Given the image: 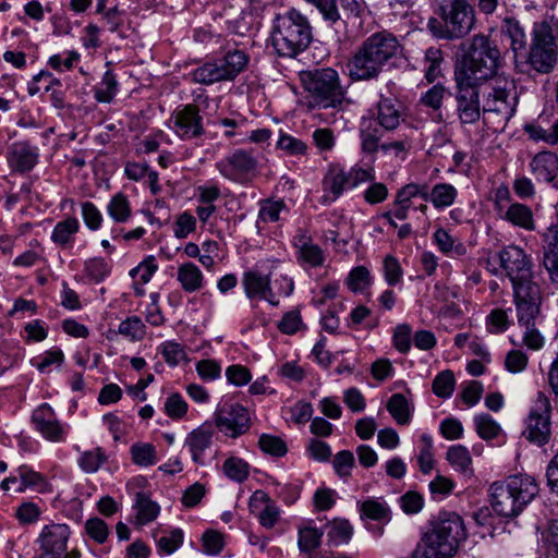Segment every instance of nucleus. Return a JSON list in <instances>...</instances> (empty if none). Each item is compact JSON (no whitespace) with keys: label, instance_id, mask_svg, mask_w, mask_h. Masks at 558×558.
<instances>
[{"label":"nucleus","instance_id":"1","mask_svg":"<svg viewBox=\"0 0 558 558\" xmlns=\"http://www.w3.org/2000/svg\"><path fill=\"white\" fill-rule=\"evenodd\" d=\"M500 51L488 36L474 35L468 48L457 60L453 71L456 83V112L461 124H474L481 118L478 86L497 74Z\"/></svg>","mask_w":558,"mask_h":558},{"label":"nucleus","instance_id":"2","mask_svg":"<svg viewBox=\"0 0 558 558\" xmlns=\"http://www.w3.org/2000/svg\"><path fill=\"white\" fill-rule=\"evenodd\" d=\"M466 537L462 517L453 511H440L423 533L411 558H452Z\"/></svg>","mask_w":558,"mask_h":558},{"label":"nucleus","instance_id":"3","mask_svg":"<svg viewBox=\"0 0 558 558\" xmlns=\"http://www.w3.org/2000/svg\"><path fill=\"white\" fill-rule=\"evenodd\" d=\"M402 47L397 37L387 31L368 36L348 62L349 75L354 81L376 78L384 66L398 57Z\"/></svg>","mask_w":558,"mask_h":558},{"label":"nucleus","instance_id":"4","mask_svg":"<svg viewBox=\"0 0 558 558\" xmlns=\"http://www.w3.org/2000/svg\"><path fill=\"white\" fill-rule=\"evenodd\" d=\"M558 24L553 20L535 23L527 53L514 57L517 72L533 76V73L550 74L558 62Z\"/></svg>","mask_w":558,"mask_h":558},{"label":"nucleus","instance_id":"5","mask_svg":"<svg viewBox=\"0 0 558 558\" xmlns=\"http://www.w3.org/2000/svg\"><path fill=\"white\" fill-rule=\"evenodd\" d=\"M535 478L527 474H513L489 486V502L493 511L502 518L513 519L538 495Z\"/></svg>","mask_w":558,"mask_h":558},{"label":"nucleus","instance_id":"6","mask_svg":"<svg viewBox=\"0 0 558 558\" xmlns=\"http://www.w3.org/2000/svg\"><path fill=\"white\" fill-rule=\"evenodd\" d=\"M270 40L278 56L295 58L313 40V27L308 17L295 8L278 13L272 20Z\"/></svg>","mask_w":558,"mask_h":558},{"label":"nucleus","instance_id":"7","mask_svg":"<svg viewBox=\"0 0 558 558\" xmlns=\"http://www.w3.org/2000/svg\"><path fill=\"white\" fill-rule=\"evenodd\" d=\"M434 13L427 28L437 39H462L475 24V11L468 0H439Z\"/></svg>","mask_w":558,"mask_h":558},{"label":"nucleus","instance_id":"8","mask_svg":"<svg viewBox=\"0 0 558 558\" xmlns=\"http://www.w3.org/2000/svg\"><path fill=\"white\" fill-rule=\"evenodd\" d=\"M299 76L303 88L307 93L306 104L310 109H328L341 106L344 92L336 70L322 68L301 71Z\"/></svg>","mask_w":558,"mask_h":558},{"label":"nucleus","instance_id":"9","mask_svg":"<svg viewBox=\"0 0 558 558\" xmlns=\"http://www.w3.org/2000/svg\"><path fill=\"white\" fill-rule=\"evenodd\" d=\"M248 57L241 50H228L222 57L207 61L191 72L192 81L203 85H211L234 80L244 71Z\"/></svg>","mask_w":558,"mask_h":558},{"label":"nucleus","instance_id":"10","mask_svg":"<svg viewBox=\"0 0 558 558\" xmlns=\"http://www.w3.org/2000/svg\"><path fill=\"white\" fill-rule=\"evenodd\" d=\"M315 7L323 21L335 31L337 41L347 39L349 20L364 11L363 0H304Z\"/></svg>","mask_w":558,"mask_h":558},{"label":"nucleus","instance_id":"11","mask_svg":"<svg viewBox=\"0 0 558 558\" xmlns=\"http://www.w3.org/2000/svg\"><path fill=\"white\" fill-rule=\"evenodd\" d=\"M260 160L254 148H235L216 163L219 173L235 183L247 184L259 173Z\"/></svg>","mask_w":558,"mask_h":558},{"label":"nucleus","instance_id":"12","mask_svg":"<svg viewBox=\"0 0 558 558\" xmlns=\"http://www.w3.org/2000/svg\"><path fill=\"white\" fill-rule=\"evenodd\" d=\"M514 82L507 78H495L494 84L485 95L484 113H495L499 122L507 123L515 111Z\"/></svg>","mask_w":558,"mask_h":558},{"label":"nucleus","instance_id":"13","mask_svg":"<svg viewBox=\"0 0 558 558\" xmlns=\"http://www.w3.org/2000/svg\"><path fill=\"white\" fill-rule=\"evenodd\" d=\"M500 267L509 277L512 288L535 284L532 281V262L530 256L517 245H508L498 253Z\"/></svg>","mask_w":558,"mask_h":558},{"label":"nucleus","instance_id":"14","mask_svg":"<svg viewBox=\"0 0 558 558\" xmlns=\"http://www.w3.org/2000/svg\"><path fill=\"white\" fill-rule=\"evenodd\" d=\"M171 129L183 141L201 137L205 133L204 119L194 104L178 107L170 118Z\"/></svg>","mask_w":558,"mask_h":558},{"label":"nucleus","instance_id":"15","mask_svg":"<svg viewBox=\"0 0 558 558\" xmlns=\"http://www.w3.org/2000/svg\"><path fill=\"white\" fill-rule=\"evenodd\" d=\"M216 425L225 435L236 438L250 428V414L239 403H225L216 413Z\"/></svg>","mask_w":558,"mask_h":558},{"label":"nucleus","instance_id":"16","mask_svg":"<svg viewBox=\"0 0 558 558\" xmlns=\"http://www.w3.org/2000/svg\"><path fill=\"white\" fill-rule=\"evenodd\" d=\"M517 316L520 326L535 324L539 312L541 291L538 286L527 284L513 289Z\"/></svg>","mask_w":558,"mask_h":558},{"label":"nucleus","instance_id":"17","mask_svg":"<svg viewBox=\"0 0 558 558\" xmlns=\"http://www.w3.org/2000/svg\"><path fill=\"white\" fill-rule=\"evenodd\" d=\"M70 533V527L66 524L46 525L38 538L41 549L40 558H62L66 550Z\"/></svg>","mask_w":558,"mask_h":558},{"label":"nucleus","instance_id":"18","mask_svg":"<svg viewBox=\"0 0 558 558\" xmlns=\"http://www.w3.org/2000/svg\"><path fill=\"white\" fill-rule=\"evenodd\" d=\"M39 160L38 147L28 142L13 143L7 153V162L12 172L27 173L32 171Z\"/></svg>","mask_w":558,"mask_h":558},{"label":"nucleus","instance_id":"19","mask_svg":"<svg viewBox=\"0 0 558 558\" xmlns=\"http://www.w3.org/2000/svg\"><path fill=\"white\" fill-rule=\"evenodd\" d=\"M35 428L48 440L60 441L63 439L64 429L56 417V414L47 403L38 407L32 415Z\"/></svg>","mask_w":558,"mask_h":558},{"label":"nucleus","instance_id":"20","mask_svg":"<svg viewBox=\"0 0 558 558\" xmlns=\"http://www.w3.org/2000/svg\"><path fill=\"white\" fill-rule=\"evenodd\" d=\"M544 401L545 413L541 414L532 411L527 418V426L523 432L527 440L538 446L547 444L550 437L549 402L546 398H544Z\"/></svg>","mask_w":558,"mask_h":558},{"label":"nucleus","instance_id":"21","mask_svg":"<svg viewBox=\"0 0 558 558\" xmlns=\"http://www.w3.org/2000/svg\"><path fill=\"white\" fill-rule=\"evenodd\" d=\"M270 277L272 272L263 275L257 270H248L243 275L242 283L248 299L260 298L267 302H274V294L270 289Z\"/></svg>","mask_w":558,"mask_h":558},{"label":"nucleus","instance_id":"22","mask_svg":"<svg viewBox=\"0 0 558 558\" xmlns=\"http://www.w3.org/2000/svg\"><path fill=\"white\" fill-rule=\"evenodd\" d=\"M530 169L537 180L553 183L558 175V155L550 150H542L532 158Z\"/></svg>","mask_w":558,"mask_h":558},{"label":"nucleus","instance_id":"23","mask_svg":"<svg viewBox=\"0 0 558 558\" xmlns=\"http://www.w3.org/2000/svg\"><path fill=\"white\" fill-rule=\"evenodd\" d=\"M390 131L391 130H386L374 119H364L360 129L362 150L367 154L378 151L381 143H384L383 138L385 134Z\"/></svg>","mask_w":558,"mask_h":558},{"label":"nucleus","instance_id":"24","mask_svg":"<svg viewBox=\"0 0 558 558\" xmlns=\"http://www.w3.org/2000/svg\"><path fill=\"white\" fill-rule=\"evenodd\" d=\"M544 243L543 264L551 281L558 283V225L547 228Z\"/></svg>","mask_w":558,"mask_h":558},{"label":"nucleus","instance_id":"25","mask_svg":"<svg viewBox=\"0 0 558 558\" xmlns=\"http://www.w3.org/2000/svg\"><path fill=\"white\" fill-rule=\"evenodd\" d=\"M211 442L213 430L209 426L202 425L189 433L185 446L189 448L194 463L204 464L203 453L211 446Z\"/></svg>","mask_w":558,"mask_h":558},{"label":"nucleus","instance_id":"26","mask_svg":"<svg viewBox=\"0 0 558 558\" xmlns=\"http://www.w3.org/2000/svg\"><path fill=\"white\" fill-rule=\"evenodd\" d=\"M500 35L510 44V49L514 57L519 56V51L525 49L527 40L523 25L513 16H506L501 21Z\"/></svg>","mask_w":558,"mask_h":558},{"label":"nucleus","instance_id":"27","mask_svg":"<svg viewBox=\"0 0 558 558\" xmlns=\"http://www.w3.org/2000/svg\"><path fill=\"white\" fill-rule=\"evenodd\" d=\"M386 130H396L401 121L400 104L395 97H380L375 119Z\"/></svg>","mask_w":558,"mask_h":558},{"label":"nucleus","instance_id":"28","mask_svg":"<svg viewBox=\"0 0 558 558\" xmlns=\"http://www.w3.org/2000/svg\"><path fill=\"white\" fill-rule=\"evenodd\" d=\"M498 217L525 230L535 229L533 213L531 208L524 204L511 203Z\"/></svg>","mask_w":558,"mask_h":558},{"label":"nucleus","instance_id":"29","mask_svg":"<svg viewBox=\"0 0 558 558\" xmlns=\"http://www.w3.org/2000/svg\"><path fill=\"white\" fill-rule=\"evenodd\" d=\"M80 230V222L75 217H68L57 222L51 233V241L65 250L72 247L75 234Z\"/></svg>","mask_w":558,"mask_h":558},{"label":"nucleus","instance_id":"30","mask_svg":"<svg viewBox=\"0 0 558 558\" xmlns=\"http://www.w3.org/2000/svg\"><path fill=\"white\" fill-rule=\"evenodd\" d=\"M359 510L362 520H373L387 523L391 519V510L387 502L380 498H368L359 502Z\"/></svg>","mask_w":558,"mask_h":558},{"label":"nucleus","instance_id":"31","mask_svg":"<svg viewBox=\"0 0 558 558\" xmlns=\"http://www.w3.org/2000/svg\"><path fill=\"white\" fill-rule=\"evenodd\" d=\"M177 279L185 292L192 293L203 288L204 277L193 263H183L178 268Z\"/></svg>","mask_w":558,"mask_h":558},{"label":"nucleus","instance_id":"32","mask_svg":"<svg viewBox=\"0 0 558 558\" xmlns=\"http://www.w3.org/2000/svg\"><path fill=\"white\" fill-rule=\"evenodd\" d=\"M386 407L398 424L407 425L410 423L413 407L402 393H393Z\"/></svg>","mask_w":558,"mask_h":558},{"label":"nucleus","instance_id":"33","mask_svg":"<svg viewBox=\"0 0 558 558\" xmlns=\"http://www.w3.org/2000/svg\"><path fill=\"white\" fill-rule=\"evenodd\" d=\"M457 195V189L449 183H437L430 191L427 187V202L429 201L438 209L451 206Z\"/></svg>","mask_w":558,"mask_h":558},{"label":"nucleus","instance_id":"34","mask_svg":"<svg viewBox=\"0 0 558 558\" xmlns=\"http://www.w3.org/2000/svg\"><path fill=\"white\" fill-rule=\"evenodd\" d=\"M327 541L329 544L338 546L348 544L353 534V527L348 520L336 519L326 525Z\"/></svg>","mask_w":558,"mask_h":558},{"label":"nucleus","instance_id":"35","mask_svg":"<svg viewBox=\"0 0 558 558\" xmlns=\"http://www.w3.org/2000/svg\"><path fill=\"white\" fill-rule=\"evenodd\" d=\"M323 186L325 191H329L332 194L331 199L335 201L347 186L350 187V177L342 169L330 168L323 180Z\"/></svg>","mask_w":558,"mask_h":558},{"label":"nucleus","instance_id":"36","mask_svg":"<svg viewBox=\"0 0 558 558\" xmlns=\"http://www.w3.org/2000/svg\"><path fill=\"white\" fill-rule=\"evenodd\" d=\"M136 521L146 524L154 521L159 513V506L151 501L145 493L138 492L135 496Z\"/></svg>","mask_w":558,"mask_h":558},{"label":"nucleus","instance_id":"37","mask_svg":"<svg viewBox=\"0 0 558 558\" xmlns=\"http://www.w3.org/2000/svg\"><path fill=\"white\" fill-rule=\"evenodd\" d=\"M323 532L313 526H306L299 530L298 545L302 553L312 558L313 551L320 545Z\"/></svg>","mask_w":558,"mask_h":558},{"label":"nucleus","instance_id":"38","mask_svg":"<svg viewBox=\"0 0 558 558\" xmlns=\"http://www.w3.org/2000/svg\"><path fill=\"white\" fill-rule=\"evenodd\" d=\"M222 471L228 478L242 483L248 477L250 465L241 458L230 457L223 462Z\"/></svg>","mask_w":558,"mask_h":558},{"label":"nucleus","instance_id":"39","mask_svg":"<svg viewBox=\"0 0 558 558\" xmlns=\"http://www.w3.org/2000/svg\"><path fill=\"white\" fill-rule=\"evenodd\" d=\"M447 460L453 468L464 474L472 472V458L464 446L456 445L450 447L447 451Z\"/></svg>","mask_w":558,"mask_h":558},{"label":"nucleus","instance_id":"40","mask_svg":"<svg viewBox=\"0 0 558 558\" xmlns=\"http://www.w3.org/2000/svg\"><path fill=\"white\" fill-rule=\"evenodd\" d=\"M475 429L484 440L496 438L501 428L499 424L488 414H481L474 417Z\"/></svg>","mask_w":558,"mask_h":558},{"label":"nucleus","instance_id":"41","mask_svg":"<svg viewBox=\"0 0 558 558\" xmlns=\"http://www.w3.org/2000/svg\"><path fill=\"white\" fill-rule=\"evenodd\" d=\"M107 209L110 217L117 222H124L131 216L130 203L122 193L112 196Z\"/></svg>","mask_w":558,"mask_h":558},{"label":"nucleus","instance_id":"42","mask_svg":"<svg viewBox=\"0 0 558 558\" xmlns=\"http://www.w3.org/2000/svg\"><path fill=\"white\" fill-rule=\"evenodd\" d=\"M131 454L133 462L140 466H149L157 462L156 449L151 444H134Z\"/></svg>","mask_w":558,"mask_h":558},{"label":"nucleus","instance_id":"43","mask_svg":"<svg viewBox=\"0 0 558 558\" xmlns=\"http://www.w3.org/2000/svg\"><path fill=\"white\" fill-rule=\"evenodd\" d=\"M118 333L124 336L131 341L142 340L145 336V325L137 316L128 317L121 322Z\"/></svg>","mask_w":558,"mask_h":558},{"label":"nucleus","instance_id":"44","mask_svg":"<svg viewBox=\"0 0 558 558\" xmlns=\"http://www.w3.org/2000/svg\"><path fill=\"white\" fill-rule=\"evenodd\" d=\"M416 196L427 202V184L409 183L404 185L397 192L395 204L412 206V198Z\"/></svg>","mask_w":558,"mask_h":558},{"label":"nucleus","instance_id":"45","mask_svg":"<svg viewBox=\"0 0 558 558\" xmlns=\"http://www.w3.org/2000/svg\"><path fill=\"white\" fill-rule=\"evenodd\" d=\"M456 379L453 372L446 369L440 372L433 380V392L440 398H449L454 389Z\"/></svg>","mask_w":558,"mask_h":558},{"label":"nucleus","instance_id":"46","mask_svg":"<svg viewBox=\"0 0 558 558\" xmlns=\"http://www.w3.org/2000/svg\"><path fill=\"white\" fill-rule=\"evenodd\" d=\"M118 89V83L114 74L107 71L101 80L100 85L96 88L95 98L100 102H110Z\"/></svg>","mask_w":558,"mask_h":558},{"label":"nucleus","instance_id":"47","mask_svg":"<svg viewBox=\"0 0 558 558\" xmlns=\"http://www.w3.org/2000/svg\"><path fill=\"white\" fill-rule=\"evenodd\" d=\"M299 254L302 262L308 264L311 267L322 266L325 260L322 248L311 241H304L302 243L299 248Z\"/></svg>","mask_w":558,"mask_h":558},{"label":"nucleus","instance_id":"48","mask_svg":"<svg viewBox=\"0 0 558 558\" xmlns=\"http://www.w3.org/2000/svg\"><path fill=\"white\" fill-rule=\"evenodd\" d=\"M258 446L262 451L274 457H283L288 451L286 442L280 437L268 434L259 437Z\"/></svg>","mask_w":558,"mask_h":558},{"label":"nucleus","instance_id":"49","mask_svg":"<svg viewBox=\"0 0 558 558\" xmlns=\"http://www.w3.org/2000/svg\"><path fill=\"white\" fill-rule=\"evenodd\" d=\"M286 208L282 199H265L260 202L258 218L264 222H276L279 220L281 210Z\"/></svg>","mask_w":558,"mask_h":558},{"label":"nucleus","instance_id":"50","mask_svg":"<svg viewBox=\"0 0 558 558\" xmlns=\"http://www.w3.org/2000/svg\"><path fill=\"white\" fill-rule=\"evenodd\" d=\"M355 465V458L352 451H339L332 461V466L338 476L345 478L351 475V470Z\"/></svg>","mask_w":558,"mask_h":558},{"label":"nucleus","instance_id":"51","mask_svg":"<svg viewBox=\"0 0 558 558\" xmlns=\"http://www.w3.org/2000/svg\"><path fill=\"white\" fill-rule=\"evenodd\" d=\"M16 473L21 480V486L17 488V492H24L26 487H40L45 484L44 476L28 465H20Z\"/></svg>","mask_w":558,"mask_h":558},{"label":"nucleus","instance_id":"52","mask_svg":"<svg viewBox=\"0 0 558 558\" xmlns=\"http://www.w3.org/2000/svg\"><path fill=\"white\" fill-rule=\"evenodd\" d=\"M270 289L274 294V302H269L271 305H278L279 296H289L294 289V283L291 278L287 275H279L278 277L270 278Z\"/></svg>","mask_w":558,"mask_h":558},{"label":"nucleus","instance_id":"53","mask_svg":"<svg viewBox=\"0 0 558 558\" xmlns=\"http://www.w3.org/2000/svg\"><path fill=\"white\" fill-rule=\"evenodd\" d=\"M106 456L100 448L82 453L78 463L80 466L87 473L96 472L101 464L106 461Z\"/></svg>","mask_w":558,"mask_h":558},{"label":"nucleus","instance_id":"54","mask_svg":"<svg viewBox=\"0 0 558 558\" xmlns=\"http://www.w3.org/2000/svg\"><path fill=\"white\" fill-rule=\"evenodd\" d=\"M487 329L490 333H501L509 326V317L507 311L502 308H494L486 318Z\"/></svg>","mask_w":558,"mask_h":558},{"label":"nucleus","instance_id":"55","mask_svg":"<svg viewBox=\"0 0 558 558\" xmlns=\"http://www.w3.org/2000/svg\"><path fill=\"white\" fill-rule=\"evenodd\" d=\"M85 532L95 542L102 544L109 535V527L104 520L92 518L85 522Z\"/></svg>","mask_w":558,"mask_h":558},{"label":"nucleus","instance_id":"56","mask_svg":"<svg viewBox=\"0 0 558 558\" xmlns=\"http://www.w3.org/2000/svg\"><path fill=\"white\" fill-rule=\"evenodd\" d=\"M277 147L292 156L305 155L307 150V145L303 141L283 133L277 142Z\"/></svg>","mask_w":558,"mask_h":558},{"label":"nucleus","instance_id":"57","mask_svg":"<svg viewBox=\"0 0 558 558\" xmlns=\"http://www.w3.org/2000/svg\"><path fill=\"white\" fill-rule=\"evenodd\" d=\"M109 271L110 266L104 258L95 257L85 262L86 275L96 282L101 281Z\"/></svg>","mask_w":558,"mask_h":558},{"label":"nucleus","instance_id":"58","mask_svg":"<svg viewBox=\"0 0 558 558\" xmlns=\"http://www.w3.org/2000/svg\"><path fill=\"white\" fill-rule=\"evenodd\" d=\"M433 238L438 248L445 254L450 253L453 248H456L457 253L461 254L464 250L461 244L454 246L456 240L442 228H438L434 232Z\"/></svg>","mask_w":558,"mask_h":558},{"label":"nucleus","instance_id":"59","mask_svg":"<svg viewBox=\"0 0 558 558\" xmlns=\"http://www.w3.org/2000/svg\"><path fill=\"white\" fill-rule=\"evenodd\" d=\"M183 542V532L180 529L172 530L169 535L157 539L158 547L167 555L174 553Z\"/></svg>","mask_w":558,"mask_h":558},{"label":"nucleus","instance_id":"60","mask_svg":"<svg viewBox=\"0 0 558 558\" xmlns=\"http://www.w3.org/2000/svg\"><path fill=\"white\" fill-rule=\"evenodd\" d=\"M347 281L352 291H362L369 284V271L364 266L355 267L350 271Z\"/></svg>","mask_w":558,"mask_h":558},{"label":"nucleus","instance_id":"61","mask_svg":"<svg viewBox=\"0 0 558 558\" xmlns=\"http://www.w3.org/2000/svg\"><path fill=\"white\" fill-rule=\"evenodd\" d=\"M393 345L400 353H407L411 349V327L407 324L398 325L393 332Z\"/></svg>","mask_w":558,"mask_h":558},{"label":"nucleus","instance_id":"62","mask_svg":"<svg viewBox=\"0 0 558 558\" xmlns=\"http://www.w3.org/2000/svg\"><path fill=\"white\" fill-rule=\"evenodd\" d=\"M82 217L90 230H98L102 222V215L92 202L82 203Z\"/></svg>","mask_w":558,"mask_h":558},{"label":"nucleus","instance_id":"63","mask_svg":"<svg viewBox=\"0 0 558 558\" xmlns=\"http://www.w3.org/2000/svg\"><path fill=\"white\" fill-rule=\"evenodd\" d=\"M165 411L171 418H181L187 411V404L179 393H172L165 402Z\"/></svg>","mask_w":558,"mask_h":558},{"label":"nucleus","instance_id":"64","mask_svg":"<svg viewBox=\"0 0 558 558\" xmlns=\"http://www.w3.org/2000/svg\"><path fill=\"white\" fill-rule=\"evenodd\" d=\"M202 539L204 551L208 555H218L223 548V536L217 531H206Z\"/></svg>","mask_w":558,"mask_h":558}]
</instances>
